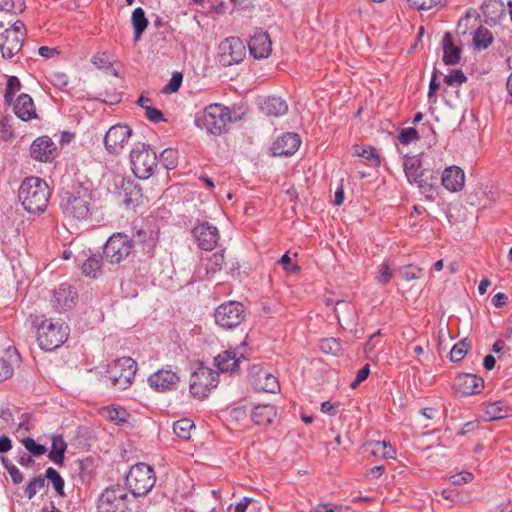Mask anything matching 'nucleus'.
Segmentation results:
<instances>
[{"mask_svg":"<svg viewBox=\"0 0 512 512\" xmlns=\"http://www.w3.org/2000/svg\"><path fill=\"white\" fill-rule=\"evenodd\" d=\"M423 269L416 265H405L400 268L399 274L405 281L415 280L421 277Z\"/></svg>","mask_w":512,"mask_h":512,"instance_id":"09e8293b","label":"nucleus"},{"mask_svg":"<svg viewBox=\"0 0 512 512\" xmlns=\"http://www.w3.org/2000/svg\"><path fill=\"white\" fill-rule=\"evenodd\" d=\"M392 278L391 267L388 262L381 264L377 280L381 284H387Z\"/></svg>","mask_w":512,"mask_h":512,"instance_id":"bf43d9fd","label":"nucleus"},{"mask_svg":"<svg viewBox=\"0 0 512 512\" xmlns=\"http://www.w3.org/2000/svg\"><path fill=\"white\" fill-rule=\"evenodd\" d=\"M192 234L199 248L206 251L213 250L220 239L218 228L207 221L197 224L193 228Z\"/></svg>","mask_w":512,"mask_h":512,"instance_id":"2eb2a0df","label":"nucleus"},{"mask_svg":"<svg viewBox=\"0 0 512 512\" xmlns=\"http://www.w3.org/2000/svg\"><path fill=\"white\" fill-rule=\"evenodd\" d=\"M26 37L25 25L15 21L9 28L0 31V52L4 59H12L21 50Z\"/></svg>","mask_w":512,"mask_h":512,"instance_id":"6e6552de","label":"nucleus"},{"mask_svg":"<svg viewBox=\"0 0 512 512\" xmlns=\"http://www.w3.org/2000/svg\"><path fill=\"white\" fill-rule=\"evenodd\" d=\"M130 240L133 241V246L135 244L142 245L144 253L148 256H152L157 243V234L151 230L146 231L139 229L133 233Z\"/></svg>","mask_w":512,"mask_h":512,"instance_id":"c85d7f7f","label":"nucleus"},{"mask_svg":"<svg viewBox=\"0 0 512 512\" xmlns=\"http://www.w3.org/2000/svg\"><path fill=\"white\" fill-rule=\"evenodd\" d=\"M419 139L418 131L415 128L408 127L401 130L399 134V141L402 144H409Z\"/></svg>","mask_w":512,"mask_h":512,"instance_id":"6e6d98bb","label":"nucleus"},{"mask_svg":"<svg viewBox=\"0 0 512 512\" xmlns=\"http://www.w3.org/2000/svg\"><path fill=\"white\" fill-rule=\"evenodd\" d=\"M22 443L28 453L32 456H41L47 451V448L44 445L36 443L35 440L31 437L24 438Z\"/></svg>","mask_w":512,"mask_h":512,"instance_id":"3c124183","label":"nucleus"},{"mask_svg":"<svg viewBox=\"0 0 512 512\" xmlns=\"http://www.w3.org/2000/svg\"><path fill=\"white\" fill-rule=\"evenodd\" d=\"M45 486V478L42 476H38L33 478L31 481H29L26 489H25V495L28 499H32L38 489H42Z\"/></svg>","mask_w":512,"mask_h":512,"instance_id":"864d4df0","label":"nucleus"},{"mask_svg":"<svg viewBox=\"0 0 512 512\" xmlns=\"http://www.w3.org/2000/svg\"><path fill=\"white\" fill-rule=\"evenodd\" d=\"M244 56L245 46L238 37H228L219 44V61L223 66L239 63Z\"/></svg>","mask_w":512,"mask_h":512,"instance_id":"ddd939ff","label":"nucleus"},{"mask_svg":"<svg viewBox=\"0 0 512 512\" xmlns=\"http://www.w3.org/2000/svg\"><path fill=\"white\" fill-rule=\"evenodd\" d=\"M366 449L375 457L390 459L395 457V450L390 443L385 441H371L366 444Z\"/></svg>","mask_w":512,"mask_h":512,"instance_id":"72a5a7b5","label":"nucleus"},{"mask_svg":"<svg viewBox=\"0 0 512 512\" xmlns=\"http://www.w3.org/2000/svg\"><path fill=\"white\" fill-rule=\"evenodd\" d=\"M21 82L16 76H9L5 88L4 100L8 105L13 104L15 94L20 91Z\"/></svg>","mask_w":512,"mask_h":512,"instance_id":"79ce46f5","label":"nucleus"},{"mask_svg":"<svg viewBox=\"0 0 512 512\" xmlns=\"http://www.w3.org/2000/svg\"><path fill=\"white\" fill-rule=\"evenodd\" d=\"M319 347L325 354L338 355L341 351V344L335 338L322 339Z\"/></svg>","mask_w":512,"mask_h":512,"instance_id":"8fccbe9b","label":"nucleus"},{"mask_svg":"<svg viewBox=\"0 0 512 512\" xmlns=\"http://www.w3.org/2000/svg\"><path fill=\"white\" fill-rule=\"evenodd\" d=\"M231 121L229 108L215 103L204 109L202 116L196 120V124L199 128L205 129L207 133L219 136L226 133L227 125Z\"/></svg>","mask_w":512,"mask_h":512,"instance_id":"20e7f679","label":"nucleus"},{"mask_svg":"<svg viewBox=\"0 0 512 512\" xmlns=\"http://www.w3.org/2000/svg\"><path fill=\"white\" fill-rule=\"evenodd\" d=\"M244 355L236 350H226L215 357V365L221 372H234Z\"/></svg>","mask_w":512,"mask_h":512,"instance_id":"a878e982","label":"nucleus"},{"mask_svg":"<svg viewBox=\"0 0 512 512\" xmlns=\"http://www.w3.org/2000/svg\"><path fill=\"white\" fill-rule=\"evenodd\" d=\"M145 116L146 118L153 123H159L161 121H166L164 118V114L162 111L155 107H145Z\"/></svg>","mask_w":512,"mask_h":512,"instance_id":"13d9d810","label":"nucleus"},{"mask_svg":"<svg viewBox=\"0 0 512 512\" xmlns=\"http://www.w3.org/2000/svg\"><path fill=\"white\" fill-rule=\"evenodd\" d=\"M260 109L267 116L280 117L287 113L288 105L281 97L269 96L261 102Z\"/></svg>","mask_w":512,"mask_h":512,"instance_id":"bb28decb","label":"nucleus"},{"mask_svg":"<svg viewBox=\"0 0 512 512\" xmlns=\"http://www.w3.org/2000/svg\"><path fill=\"white\" fill-rule=\"evenodd\" d=\"M246 317V309L240 302L229 301L217 307L214 313L215 322L223 329L239 326Z\"/></svg>","mask_w":512,"mask_h":512,"instance_id":"1a4fd4ad","label":"nucleus"},{"mask_svg":"<svg viewBox=\"0 0 512 512\" xmlns=\"http://www.w3.org/2000/svg\"><path fill=\"white\" fill-rule=\"evenodd\" d=\"M102 415L117 425L125 423L129 416L126 409L120 406H111L103 408Z\"/></svg>","mask_w":512,"mask_h":512,"instance_id":"58836bf2","label":"nucleus"},{"mask_svg":"<svg viewBox=\"0 0 512 512\" xmlns=\"http://www.w3.org/2000/svg\"><path fill=\"white\" fill-rule=\"evenodd\" d=\"M57 153L55 143L48 136H41L34 140L30 146V155L40 162L52 161Z\"/></svg>","mask_w":512,"mask_h":512,"instance_id":"f3484780","label":"nucleus"},{"mask_svg":"<svg viewBox=\"0 0 512 512\" xmlns=\"http://www.w3.org/2000/svg\"><path fill=\"white\" fill-rule=\"evenodd\" d=\"M133 250V241L124 233H115L106 241L103 249L105 259L111 264L125 260Z\"/></svg>","mask_w":512,"mask_h":512,"instance_id":"9d476101","label":"nucleus"},{"mask_svg":"<svg viewBox=\"0 0 512 512\" xmlns=\"http://www.w3.org/2000/svg\"><path fill=\"white\" fill-rule=\"evenodd\" d=\"M128 508V496L120 485L106 488L97 503L98 512H125Z\"/></svg>","mask_w":512,"mask_h":512,"instance_id":"9b49d317","label":"nucleus"},{"mask_svg":"<svg viewBox=\"0 0 512 512\" xmlns=\"http://www.w3.org/2000/svg\"><path fill=\"white\" fill-rule=\"evenodd\" d=\"M118 196L127 208H135L142 202V190L138 184L130 180H121Z\"/></svg>","mask_w":512,"mask_h":512,"instance_id":"412c9836","label":"nucleus"},{"mask_svg":"<svg viewBox=\"0 0 512 512\" xmlns=\"http://www.w3.org/2000/svg\"><path fill=\"white\" fill-rule=\"evenodd\" d=\"M7 472L14 484H20L23 481V475L15 465H10Z\"/></svg>","mask_w":512,"mask_h":512,"instance_id":"338daca9","label":"nucleus"},{"mask_svg":"<svg viewBox=\"0 0 512 512\" xmlns=\"http://www.w3.org/2000/svg\"><path fill=\"white\" fill-rule=\"evenodd\" d=\"M252 378V384L257 391L276 393L280 389L277 378L263 369H258Z\"/></svg>","mask_w":512,"mask_h":512,"instance_id":"b1692460","label":"nucleus"},{"mask_svg":"<svg viewBox=\"0 0 512 512\" xmlns=\"http://www.w3.org/2000/svg\"><path fill=\"white\" fill-rule=\"evenodd\" d=\"M276 415L277 411L273 405L259 404L253 408L251 419L257 425H268Z\"/></svg>","mask_w":512,"mask_h":512,"instance_id":"7c9ffc66","label":"nucleus"},{"mask_svg":"<svg viewBox=\"0 0 512 512\" xmlns=\"http://www.w3.org/2000/svg\"><path fill=\"white\" fill-rule=\"evenodd\" d=\"M14 113L22 121H29L38 118L33 99L30 95L23 93L14 102Z\"/></svg>","mask_w":512,"mask_h":512,"instance_id":"393cba45","label":"nucleus"},{"mask_svg":"<svg viewBox=\"0 0 512 512\" xmlns=\"http://www.w3.org/2000/svg\"><path fill=\"white\" fill-rule=\"evenodd\" d=\"M103 257L100 255L90 256L82 265V272L87 277L97 278L101 274Z\"/></svg>","mask_w":512,"mask_h":512,"instance_id":"e433bc0d","label":"nucleus"},{"mask_svg":"<svg viewBox=\"0 0 512 512\" xmlns=\"http://www.w3.org/2000/svg\"><path fill=\"white\" fill-rule=\"evenodd\" d=\"M131 22L134 29V41L137 42L148 26V19L145 16V11L141 7L134 9Z\"/></svg>","mask_w":512,"mask_h":512,"instance_id":"c9c22d12","label":"nucleus"},{"mask_svg":"<svg viewBox=\"0 0 512 512\" xmlns=\"http://www.w3.org/2000/svg\"><path fill=\"white\" fill-rule=\"evenodd\" d=\"M512 414V407L503 400L491 402L485 405L484 417L486 421L504 419Z\"/></svg>","mask_w":512,"mask_h":512,"instance_id":"cd10ccee","label":"nucleus"},{"mask_svg":"<svg viewBox=\"0 0 512 512\" xmlns=\"http://www.w3.org/2000/svg\"><path fill=\"white\" fill-rule=\"evenodd\" d=\"M251 55L257 59L267 58L272 52V42L268 33L257 29L248 42Z\"/></svg>","mask_w":512,"mask_h":512,"instance_id":"6ab92c4d","label":"nucleus"},{"mask_svg":"<svg viewBox=\"0 0 512 512\" xmlns=\"http://www.w3.org/2000/svg\"><path fill=\"white\" fill-rule=\"evenodd\" d=\"M442 185L451 192H458L462 190L465 182L464 171L458 166L447 167L442 172L441 177Z\"/></svg>","mask_w":512,"mask_h":512,"instance_id":"5701e85b","label":"nucleus"},{"mask_svg":"<svg viewBox=\"0 0 512 512\" xmlns=\"http://www.w3.org/2000/svg\"><path fill=\"white\" fill-rule=\"evenodd\" d=\"M369 373H370V368H369V365L366 364L365 366H363L356 374V377L355 379L353 380V382L351 383V387L354 389L356 388L361 382H363L364 380H366L369 376Z\"/></svg>","mask_w":512,"mask_h":512,"instance_id":"e2e57ef3","label":"nucleus"},{"mask_svg":"<svg viewBox=\"0 0 512 512\" xmlns=\"http://www.w3.org/2000/svg\"><path fill=\"white\" fill-rule=\"evenodd\" d=\"M136 371V361L131 357H122L108 365L106 378L110 386L118 390H125L132 384Z\"/></svg>","mask_w":512,"mask_h":512,"instance_id":"0eeeda50","label":"nucleus"},{"mask_svg":"<svg viewBox=\"0 0 512 512\" xmlns=\"http://www.w3.org/2000/svg\"><path fill=\"white\" fill-rule=\"evenodd\" d=\"M44 478L52 483L58 495L64 496V480L54 468H47Z\"/></svg>","mask_w":512,"mask_h":512,"instance_id":"37998d69","label":"nucleus"},{"mask_svg":"<svg viewBox=\"0 0 512 512\" xmlns=\"http://www.w3.org/2000/svg\"><path fill=\"white\" fill-rule=\"evenodd\" d=\"M179 380L176 372L167 369H160L148 377L150 386L158 392L174 389Z\"/></svg>","mask_w":512,"mask_h":512,"instance_id":"aec40b11","label":"nucleus"},{"mask_svg":"<svg viewBox=\"0 0 512 512\" xmlns=\"http://www.w3.org/2000/svg\"><path fill=\"white\" fill-rule=\"evenodd\" d=\"M91 203V190L82 184H77L70 191L62 193L60 207L65 219L70 224H74L89 218Z\"/></svg>","mask_w":512,"mask_h":512,"instance_id":"f257e3e1","label":"nucleus"},{"mask_svg":"<svg viewBox=\"0 0 512 512\" xmlns=\"http://www.w3.org/2000/svg\"><path fill=\"white\" fill-rule=\"evenodd\" d=\"M301 139L296 133H285L272 145L271 151L274 156L293 155L300 147Z\"/></svg>","mask_w":512,"mask_h":512,"instance_id":"4be33fe9","label":"nucleus"},{"mask_svg":"<svg viewBox=\"0 0 512 512\" xmlns=\"http://www.w3.org/2000/svg\"><path fill=\"white\" fill-rule=\"evenodd\" d=\"M131 168L139 179H148L158 165V157L148 144L138 142L130 152Z\"/></svg>","mask_w":512,"mask_h":512,"instance_id":"423d86ee","label":"nucleus"},{"mask_svg":"<svg viewBox=\"0 0 512 512\" xmlns=\"http://www.w3.org/2000/svg\"><path fill=\"white\" fill-rule=\"evenodd\" d=\"M67 444L61 435H54L52 437V446L49 451L48 457L57 465H62L64 461V454Z\"/></svg>","mask_w":512,"mask_h":512,"instance_id":"f704fd0d","label":"nucleus"},{"mask_svg":"<svg viewBox=\"0 0 512 512\" xmlns=\"http://www.w3.org/2000/svg\"><path fill=\"white\" fill-rule=\"evenodd\" d=\"M471 347V343L467 341V339H463L456 343L451 351H450V360L452 362L461 361L465 355L467 354L469 348Z\"/></svg>","mask_w":512,"mask_h":512,"instance_id":"c03bdc74","label":"nucleus"},{"mask_svg":"<svg viewBox=\"0 0 512 512\" xmlns=\"http://www.w3.org/2000/svg\"><path fill=\"white\" fill-rule=\"evenodd\" d=\"M13 374V368L11 364L3 359L0 358V382L8 379Z\"/></svg>","mask_w":512,"mask_h":512,"instance_id":"680f3d73","label":"nucleus"},{"mask_svg":"<svg viewBox=\"0 0 512 512\" xmlns=\"http://www.w3.org/2000/svg\"><path fill=\"white\" fill-rule=\"evenodd\" d=\"M18 197L27 212L39 215L47 208L50 190L43 179L28 177L20 185Z\"/></svg>","mask_w":512,"mask_h":512,"instance_id":"f03ea898","label":"nucleus"},{"mask_svg":"<svg viewBox=\"0 0 512 512\" xmlns=\"http://www.w3.org/2000/svg\"><path fill=\"white\" fill-rule=\"evenodd\" d=\"M32 326L37 329V341L41 349L53 351L68 338L69 326L64 321H53L44 316H35Z\"/></svg>","mask_w":512,"mask_h":512,"instance_id":"7ed1b4c3","label":"nucleus"},{"mask_svg":"<svg viewBox=\"0 0 512 512\" xmlns=\"http://www.w3.org/2000/svg\"><path fill=\"white\" fill-rule=\"evenodd\" d=\"M132 135L131 128L126 124H116L109 128L104 135V145L108 153L119 154Z\"/></svg>","mask_w":512,"mask_h":512,"instance_id":"4468645a","label":"nucleus"},{"mask_svg":"<svg viewBox=\"0 0 512 512\" xmlns=\"http://www.w3.org/2000/svg\"><path fill=\"white\" fill-rule=\"evenodd\" d=\"M455 391L462 396L478 394L484 387V380L475 374H458L453 383Z\"/></svg>","mask_w":512,"mask_h":512,"instance_id":"dca6fc26","label":"nucleus"},{"mask_svg":"<svg viewBox=\"0 0 512 512\" xmlns=\"http://www.w3.org/2000/svg\"><path fill=\"white\" fill-rule=\"evenodd\" d=\"M493 41L492 33L485 28H478L473 35V43L479 50L486 49Z\"/></svg>","mask_w":512,"mask_h":512,"instance_id":"ea45409f","label":"nucleus"},{"mask_svg":"<svg viewBox=\"0 0 512 512\" xmlns=\"http://www.w3.org/2000/svg\"><path fill=\"white\" fill-rule=\"evenodd\" d=\"M355 153L357 156L366 159L373 167H378L381 163L380 156L377 154L376 149L371 146L363 147L361 150L356 149Z\"/></svg>","mask_w":512,"mask_h":512,"instance_id":"49530a36","label":"nucleus"},{"mask_svg":"<svg viewBox=\"0 0 512 512\" xmlns=\"http://www.w3.org/2000/svg\"><path fill=\"white\" fill-rule=\"evenodd\" d=\"M473 480V474L468 471H463L458 474H454L450 477V481L454 485H462L469 483Z\"/></svg>","mask_w":512,"mask_h":512,"instance_id":"052dcab7","label":"nucleus"},{"mask_svg":"<svg viewBox=\"0 0 512 512\" xmlns=\"http://www.w3.org/2000/svg\"><path fill=\"white\" fill-rule=\"evenodd\" d=\"M77 292L68 284H61L53 294L51 304L54 309L61 313L71 309L76 304Z\"/></svg>","mask_w":512,"mask_h":512,"instance_id":"a211bd4d","label":"nucleus"},{"mask_svg":"<svg viewBox=\"0 0 512 512\" xmlns=\"http://www.w3.org/2000/svg\"><path fill=\"white\" fill-rule=\"evenodd\" d=\"M17 461L21 466L26 468L32 467L35 463L32 455L26 451H19Z\"/></svg>","mask_w":512,"mask_h":512,"instance_id":"0e129e2a","label":"nucleus"},{"mask_svg":"<svg viewBox=\"0 0 512 512\" xmlns=\"http://www.w3.org/2000/svg\"><path fill=\"white\" fill-rule=\"evenodd\" d=\"M440 2L441 0H408L410 7L417 10H429Z\"/></svg>","mask_w":512,"mask_h":512,"instance_id":"4d7b16f0","label":"nucleus"},{"mask_svg":"<svg viewBox=\"0 0 512 512\" xmlns=\"http://www.w3.org/2000/svg\"><path fill=\"white\" fill-rule=\"evenodd\" d=\"M194 427V423L192 420L188 418H182L173 423V431L174 433L184 440L190 438L191 429Z\"/></svg>","mask_w":512,"mask_h":512,"instance_id":"a19ab883","label":"nucleus"},{"mask_svg":"<svg viewBox=\"0 0 512 512\" xmlns=\"http://www.w3.org/2000/svg\"><path fill=\"white\" fill-rule=\"evenodd\" d=\"M444 81L449 86L458 87L467 81V77L462 70L453 69L445 76Z\"/></svg>","mask_w":512,"mask_h":512,"instance_id":"603ef678","label":"nucleus"},{"mask_svg":"<svg viewBox=\"0 0 512 512\" xmlns=\"http://www.w3.org/2000/svg\"><path fill=\"white\" fill-rule=\"evenodd\" d=\"M225 257L223 252H217L213 255L209 256L203 261V265L205 268V279L211 280L214 276L220 272L225 265Z\"/></svg>","mask_w":512,"mask_h":512,"instance_id":"473e14b6","label":"nucleus"},{"mask_svg":"<svg viewBox=\"0 0 512 512\" xmlns=\"http://www.w3.org/2000/svg\"><path fill=\"white\" fill-rule=\"evenodd\" d=\"M183 76L180 72H175L167 85L164 86L162 92L166 94L175 93L179 90L182 84Z\"/></svg>","mask_w":512,"mask_h":512,"instance_id":"5fc2aeb1","label":"nucleus"},{"mask_svg":"<svg viewBox=\"0 0 512 512\" xmlns=\"http://www.w3.org/2000/svg\"><path fill=\"white\" fill-rule=\"evenodd\" d=\"M252 502V498L243 497L238 503L234 506H229V512H246L249 504Z\"/></svg>","mask_w":512,"mask_h":512,"instance_id":"69168bd1","label":"nucleus"},{"mask_svg":"<svg viewBox=\"0 0 512 512\" xmlns=\"http://www.w3.org/2000/svg\"><path fill=\"white\" fill-rule=\"evenodd\" d=\"M0 9L5 12L18 14L25 9L24 0H0Z\"/></svg>","mask_w":512,"mask_h":512,"instance_id":"de8ad7c7","label":"nucleus"},{"mask_svg":"<svg viewBox=\"0 0 512 512\" xmlns=\"http://www.w3.org/2000/svg\"><path fill=\"white\" fill-rule=\"evenodd\" d=\"M417 176V179L413 180L412 184H416L424 194L433 191L438 180V172L432 169H424Z\"/></svg>","mask_w":512,"mask_h":512,"instance_id":"2f4dec72","label":"nucleus"},{"mask_svg":"<svg viewBox=\"0 0 512 512\" xmlns=\"http://www.w3.org/2000/svg\"><path fill=\"white\" fill-rule=\"evenodd\" d=\"M218 375L209 368L201 367L195 371L190 378V393L203 399L208 396L210 387H216V378Z\"/></svg>","mask_w":512,"mask_h":512,"instance_id":"f8f14e48","label":"nucleus"},{"mask_svg":"<svg viewBox=\"0 0 512 512\" xmlns=\"http://www.w3.org/2000/svg\"><path fill=\"white\" fill-rule=\"evenodd\" d=\"M159 161L165 169H174L178 163L177 151L172 148L164 149L160 154Z\"/></svg>","mask_w":512,"mask_h":512,"instance_id":"a18cd8bd","label":"nucleus"},{"mask_svg":"<svg viewBox=\"0 0 512 512\" xmlns=\"http://www.w3.org/2000/svg\"><path fill=\"white\" fill-rule=\"evenodd\" d=\"M443 62L446 65H456L461 59V48L454 45L452 35L446 32L442 40Z\"/></svg>","mask_w":512,"mask_h":512,"instance_id":"c756f323","label":"nucleus"},{"mask_svg":"<svg viewBox=\"0 0 512 512\" xmlns=\"http://www.w3.org/2000/svg\"><path fill=\"white\" fill-rule=\"evenodd\" d=\"M439 86H440V84L437 81V70L434 69L432 77H431V81H430V84H429V91H428V97L429 98H431L436 93V91L438 90Z\"/></svg>","mask_w":512,"mask_h":512,"instance_id":"774afa93","label":"nucleus"},{"mask_svg":"<svg viewBox=\"0 0 512 512\" xmlns=\"http://www.w3.org/2000/svg\"><path fill=\"white\" fill-rule=\"evenodd\" d=\"M126 487L135 497L146 496L154 487L156 476L153 468L145 463L133 465L126 475Z\"/></svg>","mask_w":512,"mask_h":512,"instance_id":"39448f33","label":"nucleus"},{"mask_svg":"<svg viewBox=\"0 0 512 512\" xmlns=\"http://www.w3.org/2000/svg\"><path fill=\"white\" fill-rule=\"evenodd\" d=\"M404 172L410 183H413V180L417 179V175L420 173L422 169L421 160L417 156L404 158Z\"/></svg>","mask_w":512,"mask_h":512,"instance_id":"4c0bfd02","label":"nucleus"}]
</instances>
